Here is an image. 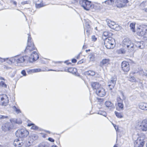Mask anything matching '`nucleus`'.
Wrapping results in <instances>:
<instances>
[{
    "mask_svg": "<svg viewBox=\"0 0 147 147\" xmlns=\"http://www.w3.org/2000/svg\"><path fill=\"white\" fill-rule=\"evenodd\" d=\"M28 39L27 43V46L24 51L25 53H28L30 52L33 50H35L36 48L35 47L33 42L32 41V38L31 35L28 34Z\"/></svg>",
    "mask_w": 147,
    "mask_h": 147,
    "instance_id": "f257e3e1",
    "label": "nucleus"
},
{
    "mask_svg": "<svg viewBox=\"0 0 147 147\" xmlns=\"http://www.w3.org/2000/svg\"><path fill=\"white\" fill-rule=\"evenodd\" d=\"M104 45L107 49L113 48L115 46V44L114 39L111 37L105 38H104Z\"/></svg>",
    "mask_w": 147,
    "mask_h": 147,
    "instance_id": "f03ea898",
    "label": "nucleus"
},
{
    "mask_svg": "<svg viewBox=\"0 0 147 147\" xmlns=\"http://www.w3.org/2000/svg\"><path fill=\"white\" fill-rule=\"evenodd\" d=\"M122 46L123 48L128 49L130 51H133L134 49V44L128 39H125L123 40Z\"/></svg>",
    "mask_w": 147,
    "mask_h": 147,
    "instance_id": "7ed1b4c3",
    "label": "nucleus"
},
{
    "mask_svg": "<svg viewBox=\"0 0 147 147\" xmlns=\"http://www.w3.org/2000/svg\"><path fill=\"white\" fill-rule=\"evenodd\" d=\"M29 134V132L25 128L20 129L16 132V136L22 138L26 137Z\"/></svg>",
    "mask_w": 147,
    "mask_h": 147,
    "instance_id": "20e7f679",
    "label": "nucleus"
},
{
    "mask_svg": "<svg viewBox=\"0 0 147 147\" xmlns=\"http://www.w3.org/2000/svg\"><path fill=\"white\" fill-rule=\"evenodd\" d=\"M137 34L140 36L146 35L147 34V26L143 25L138 27L137 29Z\"/></svg>",
    "mask_w": 147,
    "mask_h": 147,
    "instance_id": "39448f33",
    "label": "nucleus"
},
{
    "mask_svg": "<svg viewBox=\"0 0 147 147\" xmlns=\"http://www.w3.org/2000/svg\"><path fill=\"white\" fill-rule=\"evenodd\" d=\"M80 5L86 10H90L92 3L91 1L88 0H81Z\"/></svg>",
    "mask_w": 147,
    "mask_h": 147,
    "instance_id": "423d86ee",
    "label": "nucleus"
},
{
    "mask_svg": "<svg viewBox=\"0 0 147 147\" xmlns=\"http://www.w3.org/2000/svg\"><path fill=\"white\" fill-rule=\"evenodd\" d=\"M102 4H101L97 2H93L92 3L90 10L93 11H100L102 9L103 6H105Z\"/></svg>",
    "mask_w": 147,
    "mask_h": 147,
    "instance_id": "0eeeda50",
    "label": "nucleus"
},
{
    "mask_svg": "<svg viewBox=\"0 0 147 147\" xmlns=\"http://www.w3.org/2000/svg\"><path fill=\"white\" fill-rule=\"evenodd\" d=\"M38 58V55L37 53L34 51L32 52L30 57L28 56V60L30 62H32L37 60Z\"/></svg>",
    "mask_w": 147,
    "mask_h": 147,
    "instance_id": "6e6552de",
    "label": "nucleus"
},
{
    "mask_svg": "<svg viewBox=\"0 0 147 147\" xmlns=\"http://www.w3.org/2000/svg\"><path fill=\"white\" fill-rule=\"evenodd\" d=\"M117 78L115 77H112L111 80L108 82V86L109 89H113L116 84Z\"/></svg>",
    "mask_w": 147,
    "mask_h": 147,
    "instance_id": "1a4fd4ad",
    "label": "nucleus"
},
{
    "mask_svg": "<svg viewBox=\"0 0 147 147\" xmlns=\"http://www.w3.org/2000/svg\"><path fill=\"white\" fill-rule=\"evenodd\" d=\"M138 125L139 129L143 131H146L147 130V119H145L143 120L141 124Z\"/></svg>",
    "mask_w": 147,
    "mask_h": 147,
    "instance_id": "9d476101",
    "label": "nucleus"
},
{
    "mask_svg": "<svg viewBox=\"0 0 147 147\" xmlns=\"http://www.w3.org/2000/svg\"><path fill=\"white\" fill-rule=\"evenodd\" d=\"M12 128L11 123H7L3 124L2 126V130L5 132L10 130Z\"/></svg>",
    "mask_w": 147,
    "mask_h": 147,
    "instance_id": "9b49d317",
    "label": "nucleus"
},
{
    "mask_svg": "<svg viewBox=\"0 0 147 147\" xmlns=\"http://www.w3.org/2000/svg\"><path fill=\"white\" fill-rule=\"evenodd\" d=\"M121 66L122 70L124 72H127L130 69L129 64L127 62L125 61L122 62L121 64Z\"/></svg>",
    "mask_w": 147,
    "mask_h": 147,
    "instance_id": "f8f14e48",
    "label": "nucleus"
},
{
    "mask_svg": "<svg viewBox=\"0 0 147 147\" xmlns=\"http://www.w3.org/2000/svg\"><path fill=\"white\" fill-rule=\"evenodd\" d=\"M24 141L22 140H20L19 139H16L13 142V145L15 147H21L24 144Z\"/></svg>",
    "mask_w": 147,
    "mask_h": 147,
    "instance_id": "ddd939ff",
    "label": "nucleus"
},
{
    "mask_svg": "<svg viewBox=\"0 0 147 147\" xmlns=\"http://www.w3.org/2000/svg\"><path fill=\"white\" fill-rule=\"evenodd\" d=\"M96 93L97 95L100 97H103L105 94V92L104 88H100L96 90Z\"/></svg>",
    "mask_w": 147,
    "mask_h": 147,
    "instance_id": "4468645a",
    "label": "nucleus"
},
{
    "mask_svg": "<svg viewBox=\"0 0 147 147\" xmlns=\"http://www.w3.org/2000/svg\"><path fill=\"white\" fill-rule=\"evenodd\" d=\"M17 58L16 62L17 63H23L26 60H28V56H24L20 57H18V55H17Z\"/></svg>",
    "mask_w": 147,
    "mask_h": 147,
    "instance_id": "2eb2a0df",
    "label": "nucleus"
},
{
    "mask_svg": "<svg viewBox=\"0 0 147 147\" xmlns=\"http://www.w3.org/2000/svg\"><path fill=\"white\" fill-rule=\"evenodd\" d=\"M145 142L144 140H138L137 141H135L134 143V147H143L144 144Z\"/></svg>",
    "mask_w": 147,
    "mask_h": 147,
    "instance_id": "dca6fc26",
    "label": "nucleus"
},
{
    "mask_svg": "<svg viewBox=\"0 0 147 147\" xmlns=\"http://www.w3.org/2000/svg\"><path fill=\"white\" fill-rule=\"evenodd\" d=\"M109 61L110 60L109 59H103L100 62V66L102 67L105 66L109 63Z\"/></svg>",
    "mask_w": 147,
    "mask_h": 147,
    "instance_id": "f3484780",
    "label": "nucleus"
},
{
    "mask_svg": "<svg viewBox=\"0 0 147 147\" xmlns=\"http://www.w3.org/2000/svg\"><path fill=\"white\" fill-rule=\"evenodd\" d=\"M105 105L109 109L111 110L114 108L113 104L111 101H106L105 102Z\"/></svg>",
    "mask_w": 147,
    "mask_h": 147,
    "instance_id": "a211bd4d",
    "label": "nucleus"
},
{
    "mask_svg": "<svg viewBox=\"0 0 147 147\" xmlns=\"http://www.w3.org/2000/svg\"><path fill=\"white\" fill-rule=\"evenodd\" d=\"M3 96L0 95V104L2 103V105L3 106H6L8 103V100H6Z\"/></svg>",
    "mask_w": 147,
    "mask_h": 147,
    "instance_id": "6ab92c4d",
    "label": "nucleus"
},
{
    "mask_svg": "<svg viewBox=\"0 0 147 147\" xmlns=\"http://www.w3.org/2000/svg\"><path fill=\"white\" fill-rule=\"evenodd\" d=\"M18 56H16L10 58H8V59H7V62L9 64L14 63L16 62L17 58Z\"/></svg>",
    "mask_w": 147,
    "mask_h": 147,
    "instance_id": "aec40b11",
    "label": "nucleus"
},
{
    "mask_svg": "<svg viewBox=\"0 0 147 147\" xmlns=\"http://www.w3.org/2000/svg\"><path fill=\"white\" fill-rule=\"evenodd\" d=\"M139 108L143 110H147V103L141 102L139 104Z\"/></svg>",
    "mask_w": 147,
    "mask_h": 147,
    "instance_id": "412c9836",
    "label": "nucleus"
},
{
    "mask_svg": "<svg viewBox=\"0 0 147 147\" xmlns=\"http://www.w3.org/2000/svg\"><path fill=\"white\" fill-rule=\"evenodd\" d=\"M113 34L112 33L108 31H105L102 34V38L103 39H104L103 38V36L107 37L106 38L111 37V36H112Z\"/></svg>",
    "mask_w": 147,
    "mask_h": 147,
    "instance_id": "4be33fe9",
    "label": "nucleus"
},
{
    "mask_svg": "<svg viewBox=\"0 0 147 147\" xmlns=\"http://www.w3.org/2000/svg\"><path fill=\"white\" fill-rule=\"evenodd\" d=\"M115 3L117 7H123L124 6V4L123 3L122 0H117Z\"/></svg>",
    "mask_w": 147,
    "mask_h": 147,
    "instance_id": "5701e85b",
    "label": "nucleus"
},
{
    "mask_svg": "<svg viewBox=\"0 0 147 147\" xmlns=\"http://www.w3.org/2000/svg\"><path fill=\"white\" fill-rule=\"evenodd\" d=\"M91 86L93 89H95L96 90L97 89L100 88V85L98 82H93L92 83Z\"/></svg>",
    "mask_w": 147,
    "mask_h": 147,
    "instance_id": "b1692460",
    "label": "nucleus"
},
{
    "mask_svg": "<svg viewBox=\"0 0 147 147\" xmlns=\"http://www.w3.org/2000/svg\"><path fill=\"white\" fill-rule=\"evenodd\" d=\"M135 73H136L135 72H131L130 73L129 79V80L131 82H135L136 81V78L133 76V75Z\"/></svg>",
    "mask_w": 147,
    "mask_h": 147,
    "instance_id": "393cba45",
    "label": "nucleus"
},
{
    "mask_svg": "<svg viewBox=\"0 0 147 147\" xmlns=\"http://www.w3.org/2000/svg\"><path fill=\"white\" fill-rule=\"evenodd\" d=\"M29 138L32 139V140H30V141L33 142L34 141L37 139L38 136L36 134H32L30 136Z\"/></svg>",
    "mask_w": 147,
    "mask_h": 147,
    "instance_id": "a878e982",
    "label": "nucleus"
},
{
    "mask_svg": "<svg viewBox=\"0 0 147 147\" xmlns=\"http://www.w3.org/2000/svg\"><path fill=\"white\" fill-rule=\"evenodd\" d=\"M114 1L113 0H107L104 2H102V4H103L105 3L107 5H112L114 4Z\"/></svg>",
    "mask_w": 147,
    "mask_h": 147,
    "instance_id": "bb28decb",
    "label": "nucleus"
},
{
    "mask_svg": "<svg viewBox=\"0 0 147 147\" xmlns=\"http://www.w3.org/2000/svg\"><path fill=\"white\" fill-rule=\"evenodd\" d=\"M85 74H86L91 76H94L95 74V72L93 71L90 70L85 72Z\"/></svg>",
    "mask_w": 147,
    "mask_h": 147,
    "instance_id": "cd10ccee",
    "label": "nucleus"
},
{
    "mask_svg": "<svg viewBox=\"0 0 147 147\" xmlns=\"http://www.w3.org/2000/svg\"><path fill=\"white\" fill-rule=\"evenodd\" d=\"M42 2V0H38L37 1L35 4L37 8H39L43 6L42 4L41 3Z\"/></svg>",
    "mask_w": 147,
    "mask_h": 147,
    "instance_id": "c85d7f7f",
    "label": "nucleus"
},
{
    "mask_svg": "<svg viewBox=\"0 0 147 147\" xmlns=\"http://www.w3.org/2000/svg\"><path fill=\"white\" fill-rule=\"evenodd\" d=\"M124 48H121L117 50L116 52L119 54H123L125 53L126 50Z\"/></svg>",
    "mask_w": 147,
    "mask_h": 147,
    "instance_id": "c756f323",
    "label": "nucleus"
},
{
    "mask_svg": "<svg viewBox=\"0 0 147 147\" xmlns=\"http://www.w3.org/2000/svg\"><path fill=\"white\" fill-rule=\"evenodd\" d=\"M98 114H99L106 117L107 116V114L104 111H102L101 110H99L96 113Z\"/></svg>",
    "mask_w": 147,
    "mask_h": 147,
    "instance_id": "7c9ffc66",
    "label": "nucleus"
},
{
    "mask_svg": "<svg viewBox=\"0 0 147 147\" xmlns=\"http://www.w3.org/2000/svg\"><path fill=\"white\" fill-rule=\"evenodd\" d=\"M28 126L30 127L32 126L31 129L34 130H36L38 129V127L37 126L35 125L33 123H29L28 124Z\"/></svg>",
    "mask_w": 147,
    "mask_h": 147,
    "instance_id": "2f4dec72",
    "label": "nucleus"
},
{
    "mask_svg": "<svg viewBox=\"0 0 147 147\" xmlns=\"http://www.w3.org/2000/svg\"><path fill=\"white\" fill-rule=\"evenodd\" d=\"M38 147H49V146L47 142H45L40 143Z\"/></svg>",
    "mask_w": 147,
    "mask_h": 147,
    "instance_id": "473e14b6",
    "label": "nucleus"
},
{
    "mask_svg": "<svg viewBox=\"0 0 147 147\" xmlns=\"http://www.w3.org/2000/svg\"><path fill=\"white\" fill-rule=\"evenodd\" d=\"M145 6L144 3L142 2L140 4L139 8L140 10H142L143 12H144V11L146 9L145 8Z\"/></svg>",
    "mask_w": 147,
    "mask_h": 147,
    "instance_id": "72a5a7b5",
    "label": "nucleus"
},
{
    "mask_svg": "<svg viewBox=\"0 0 147 147\" xmlns=\"http://www.w3.org/2000/svg\"><path fill=\"white\" fill-rule=\"evenodd\" d=\"M68 71V72L74 74L75 73L76 71V68L73 67H69L67 69Z\"/></svg>",
    "mask_w": 147,
    "mask_h": 147,
    "instance_id": "f704fd0d",
    "label": "nucleus"
},
{
    "mask_svg": "<svg viewBox=\"0 0 147 147\" xmlns=\"http://www.w3.org/2000/svg\"><path fill=\"white\" fill-rule=\"evenodd\" d=\"M111 29L116 31H118L120 29V27L119 25L115 24L113 27H111Z\"/></svg>",
    "mask_w": 147,
    "mask_h": 147,
    "instance_id": "c9c22d12",
    "label": "nucleus"
},
{
    "mask_svg": "<svg viewBox=\"0 0 147 147\" xmlns=\"http://www.w3.org/2000/svg\"><path fill=\"white\" fill-rule=\"evenodd\" d=\"M0 86L4 88H7V86L4 82L1 81L0 82Z\"/></svg>",
    "mask_w": 147,
    "mask_h": 147,
    "instance_id": "e433bc0d",
    "label": "nucleus"
},
{
    "mask_svg": "<svg viewBox=\"0 0 147 147\" xmlns=\"http://www.w3.org/2000/svg\"><path fill=\"white\" fill-rule=\"evenodd\" d=\"M12 108L18 114L21 113V111L20 109L17 108L16 106H13L12 107Z\"/></svg>",
    "mask_w": 147,
    "mask_h": 147,
    "instance_id": "4c0bfd02",
    "label": "nucleus"
},
{
    "mask_svg": "<svg viewBox=\"0 0 147 147\" xmlns=\"http://www.w3.org/2000/svg\"><path fill=\"white\" fill-rule=\"evenodd\" d=\"M118 107L120 110H123V102L117 103Z\"/></svg>",
    "mask_w": 147,
    "mask_h": 147,
    "instance_id": "58836bf2",
    "label": "nucleus"
},
{
    "mask_svg": "<svg viewBox=\"0 0 147 147\" xmlns=\"http://www.w3.org/2000/svg\"><path fill=\"white\" fill-rule=\"evenodd\" d=\"M115 24V22L113 21H110V22H109L107 24L109 27L111 29V27H113L114 25Z\"/></svg>",
    "mask_w": 147,
    "mask_h": 147,
    "instance_id": "ea45409f",
    "label": "nucleus"
},
{
    "mask_svg": "<svg viewBox=\"0 0 147 147\" xmlns=\"http://www.w3.org/2000/svg\"><path fill=\"white\" fill-rule=\"evenodd\" d=\"M130 29L133 32H135V24L133 23H131L130 25Z\"/></svg>",
    "mask_w": 147,
    "mask_h": 147,
    "instance_id": "a19ab883",
    "label": "nucleus"
},
{
    "mask_svg": "<svg viewBox=\"0 0 147 147\" xmlns=\"http://www.w3.org/2000/svg\"><path fill=\"white\" fill-rule=\"evenodd\" d=\"M115 113L116 116L118 118H122L123 117V116L122 115H121V113H119L117 111H115Z\"/></svg>",
    "mask_w": 147,
    "mask_h": 147,
    "instance_id": "79ce46f5",
    "label": "nucleus"
},
{
    "mask_svg": "<svg viewBox=\"0 0 147 147\" xmlns=\"http://www.w3.org/2000/svg\"><path fill=\"white\" fill-rule=\"evenodd\" d=\"M85 28L84 27V29H91V28L90 27V24H89V23L88 22H86L85 24Z\"/></svg>",
    "mask_w": 147,
    "mask_h": 147,
    "instance_id": "37998d69",
    "label": "nucleus"
},
{
    "mask_svg": "<svg viewBox=\"0 0 147 147\" xmlns=\"http://www.w3.org/2000/svg\"><path fill=\"white\" fill-rule=\"evenodd\" d=\"M90 61H93L94 60V55H89Z\"/></svg>",
    "mask_w": 147,
    "mask_h": 147,
    "instance_id": "c03bdc74",
    "label": "nucleus"
},
{
    "mask_svg": "<svg viewBox=\"0 0 147 147\" xmlns=\"http://www.w3.org/2000/svg\"><path fill=\"white\" fill-rule=\"evenodd\" d=\"M141 42H138L137 43H136V47H139V48L141 49H143L144 48V46H142L141 45Z\"/></svg>",
    "mask_w": 147,
    "mask_h": 147,
    "instance_id": "a18cd8bd",
    "label": "nucleus"
},
{
    "mask_svg": "<svg viewBox=\"0 0 147 147\" xmlns=\"http://www.w3.org/2000/svg\"><path fill=\"white\" fill-rule=\"evenodd\" d=\"M91 38L92 41L94 42L96 41L97 40V38L94 35L92 36Z\"/></svg>",
    "mask_w": 147,
    "mask_h": 147,
    "instance_id": "49530a36",
    "label": "nucleus"
},
{
    "mask_svg": "<svg viewBox=\"0 0 147 147\" xmlns=\"http://www.w3.org/2000/svg\"><path fill=\"white\" fill-rule=\"evenodd\" d=\"M85 30L86 31V34H87V36H89V35L90 34L91 29H84V31Z\"/></svg>",
    "mask_w": 147,
    "mask_h": 147,
    "instance_id": "de8ad7c7",
    "label": "nucleus"
},
{
    "mask_svg": "<svg viewBox=\"0 0 147 147\" xmlns=\"http://www.w3.org/2000/svg\"><path fill=\"white\" fill-rule=\"evenodd\" d=\"M117 103L123 102L122 100L121 99L120 97H117Z\"/></svg>",
    "mask_w": 147,
    "mask_h": 147,
    "instance_id": "09e8293b",
    "label": "nucleus"
},
{
    "mask_svg": "<svg viewBox=\"0 0 147 147\" xmlns=\"http://www.w3.org/2000/svg\"><path fill=\"white\" fill-rule=\"evenodd\" d=\"M27 72L29 74H31L32 73H34L33 69H28L27 70Z\"/></svg>",
    "mask_w": 147,
    "mask_h": 147,
    "instance_id": "8fccbe9b",
    "label": "nucleus"
},
{
    "mask_svg": "<svg viewBox=\"0 0 147 147\" xmlns=\"http://www.w3.org/2000/svg\"><path fill=\"white\" fill-rule=\"evenodd\" d=\"M11 3L15 5V6H16L17 5V2L14 1L13 0H11L10 1Z\"/></svg>",
    "mask_w": 147,
    "mask_h": 147,
    "instance_id": "3c124183",
    "label": "nucleus"
},
{
    "mask_svg": "<svg viewBox=\"0 0 147 147\" xmlns=\"http://www.w3.org/2000/svg\"><path fill=\"white\" fill-rule=\"evenodd\" d=\"M8 58H6L5 59H3L2 58L0 57V62H5L6 61L7 59H8Z\"/></svg>",
    "mask_w": 147,
    "mask_h": 147,
    "instance_id": "603ef678",
    "label": "nucleus"
},
{
    "mask_svg": "<svg viewBox=\"0 0 147 147\" xmlns=\"http://www.w3.org/2000/svg\"><path fill=\"white\" fill-rule=\"evenodd\" d=\"M8 116L0 115V119H3L5 118H7Z\"/></svg>",
    "mask_w": 147,
    "mask_h": 147,
    "instance_id": "864d4df0",
    "label": "nucleus"
},
{
    "mask_svg": "<svg viewBox=\"0 0 147 147\" xmlns=\"http://www.w3.org/2000/svg\"><path fill=\"white\" fill-rule=\"evenodd\" d=\"M34 73L39 72L41 71V70L40 69H33Z\"/></svg>",
    "mask_w": 147,
    "mask_h": 147,
    "instance_id": "5fc2aeb1",
    "label": "nucleus"
},
{
    "mask_svg": "<svg viewBox=\"0 0 147 147\" xmlns=\"http://www.w3.org/2000/svg\"><path fill=\"white\" fill-rule=\"evenodd\" d=\"M21 74L23 75V76H26V72L24 70H22L21 72Z\"/></svg>",
    "mask_w": 147,
    "mask_h": 147,
    "instance_id": "6e6d98bb",
    "label": "nucleus"
},
{
    "mask_svg": "<svg viewBox=\"0 0 147 147\" xmlns=\"http://www.w3.org/2000/svg\"><path fill=\"white\" fill-rule=\"evenodd\" d=\"M16 123L17 124H20L22 123V121L20 119H17L16 120Z\"/></svg>",
    "mask_w": 147,
    "mask_h": 147,
    "instance_id": "4d7b16f0",
    "label": "nucleus"
},
{
    "mask_svg": "<svg viewBox=\"0 0 147 147\" xmlns=\"http://www.w3.org/2000/svg\"><path fill=\"white\" fill-rule=\"evenodd\" d=\"M121 94L123 100H124L125 99V96L123 93V92H121Z\"/></svg>",
    "mask_w": 147,
    "mask_h": 147,
    "instance_id": "13d9d810",
    "label": "nucleus"
},
{
    "mask_svg": "<svg viewBox=\"0 0 147 147\" xmlns=\"http://www.w3.org/2000/svg\"><path fill=\"white\" fill-rule=\"evenodd\" d=\"M48 140L51 142H54L55 141L54 140L50 137H49L48 138Z\"/></svg>",
    "mask_w": 147,
    "mask_h": 147,
    "instance_id": "bf43d9fd",
    "label": "nucleus"
},
{
    "mask_svg": "<svg viewBox=\"0 0 147 147\" xmlns=\"http://www.w3.org/2000/svg\"><path fill=\"white\" fill-rule=\"evenodd\" d=\"M122 2L124 4V6L125 4L128 2V0H122Z\"/></svg>",
    "mask_w": 147,
    "mask_h": 147,
    "instance_id": "052dcab7",
    "label": "nucleus"
},
{
    "mask_svg": "<svg viewBox=\"0 0 147 147\" xmlns=\"http://www.w3.org/2000/svg\"><path fill=\"white\" fill-rule=\"evenodd\" d=\"M142 71V74L143 76H145L146 77H147V74L146 73L144 72L143 71Z\"/></svg>",
    "mask_w": 147,
    "mask_h": 147,
    "instance_id": "680f3d73",
    "label": "nucleus"
},
{
    "mask_svg": "<svg viewBox=\"0 0 147 147\" xmlns=\"http://www.w3.org/2000/svg\"><path fill=\"white\" fill-rule=\"evenodd\" d=\"M77 62V60L76 59L73 58L71 60V62L73 63H75Z\"/></svg>",
    "mask_w": 147,
    "mask_h": 147,
    "instance_id": "e2e57ef3",
    "label": "nucleus"
},
{
    "mask_svg": "<svg viewBox=\"0 0 147 147\" xmlns=\"http://www.w3.org/2000/svg\"><path fill=\"white\" fill-rule=\"evenodd\" d=\"M74 2V3H77L79 2V4H80V1L81 0H73Z\"/></svg>",
    "mask_w": 147,
    "mask_h": 147,
    "instance_id": "0e129e2a",
    "label": "nucleus"
},
{
    "mask_svg": "<svg viewBox=\"0 0 147 147\" xmlns=\"http://www.w3.org/2000/svg\"><path fill=\"white\" fill-rule=\"evenodd\" d=\"M83 60H80V61H78V64H81L82 63H83Z\"/></svg>",
    "mask_w": 147,
    "mask_h": 147,
    "instance_id": "69168bd1",
    "label": "nucleus"
},
{
    "mask_svg": "<svg viewBox=\"0 0 147 147\" xmlns=\"http://www.w3.org/2000/svg\"><path fill=\"white\" fill-rule=\"evenodd\" d=\"M52 62L55 63H61L62 62H61V61H53Z\"/></svg>",
    "mask_w": 147,
    "mask_h": 147,
    "instance_id": "338daca9",
    "label": "nucleus"
},
{
    "mask_svg": "<svg viewBox=\"0 0 147 147\" xmlns=\"http://www.w3.org/2000/svg\"><path fill=\"white\" fill-rule=\"evenodd\" d=\"M27 3V1H25L22 3V4H24Z\"/></svg>",
    "mask_w": 147,
    "mask_h": 147,
    "instance_id": "774afa93",
    "label": "nucleus"
}]
</instances>
